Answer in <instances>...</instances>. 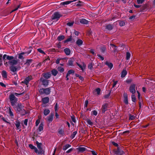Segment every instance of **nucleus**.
Wrapping results in <instances>:
<instances>
[{"label":"nucleus","instance_id":"1","mask_svg":"<svg viewBox=\"0 0 155 155\" xmlns=\"http://www.w3.org/2000/svg\"><path fill=\"white\" fill-rule=\"evenodd\" d=\"M17 56L14 58L13 56H9L6 54H4L2 57V54H0V65H2L3 60L5 63V66L10 68H16V66L18 63V60L16 59Z\"/></svg>","mask_w":155,"mask_h":155},{"label":"nucleus","instance_id":"2","mask_svg":"<svg viewBox=\"0 0 155 155\" xmlns=\"http://www.w3.org/2000/svg\"><path fill=\"white\" fill-rule=\"evenodd\" d=\"M9 99L11 105L14 106L18 101V98L15 97L13 94H11L9 96Z\"/></svg>","mask_w":155,"mask_h":155},{"label":"nucleus","instance_id":"3","mask_svg":"<svg viewBox=\"0 0 155 155\" xmlns=\"http://www.w3.org/2000/svg\"><path fill=\"white\" fill-rule=\"evenodd\" d=\"M62 16V15L59 14L58 12H55L52 15L51 19L52 20H56L58 21L60 17Z\"/></svg>","mask_w":155,"mask_h":155},{"label":"nucleus","instance_id":"4","mask_svg":"<svg viewBox=\"0 0 155 155\" xmlns=\"http://www.w3.org/2000/svg\"><path fill=\"white\" fill-rule=\"evenodd\" d=\"M39 92L41 94H45L48 95L50 93V89L49 88H42L39 90Z\"/></svg>","mask_w":155,"mask_h":155},{"label":"nucleus","instance_id":"5","mask_svg":"<svg viewBox=\"0 0 155 155\" xmlns=\"http://www.w3.org/2000/svg\"><path fill=\"white\" fill-rule=\"evenodd\" d=\"M114 26L113 24H108L105 26V31H110L114 28Z\"/></svg>","mask_w":155,"mask_h":155},{"label":"nucleus","instance_id":"6","mask_svg":"<svg viewBox=\"0 0 155 155\" xmlns=\"http://www.w3.org/2000/svg\"><path fill=\"white\" fill-rule=\"evenodd\" d=\"M13 107L16 109L15 110L17 112H20L23 110V106L21 104H18L15 107L14 106Z\"/></svg>","mask_w":155,"mask_h":155},{"label":"nucleus","instance_id":"7","mask_svg":"<svg viewBox=\"0 0 155 155\" xmlns=\"http://www.w3.org/2000/svg\"><path fill=\"white\" fill-rule=\"evenodd\" d=\"M148 6L147 4L141 5L140 8L138 10L139 12H144L147 10Z\"/></svg>","mask_w":155,"mask_h":155},{"label":"nucleus","instance_id":"8","mask_svg":"<svg viewBox=\"0 0 155 155\" xmlns=\"http://www.w3.org/2000/svg\"><path fill=\"white\" fill-rule=\"evenodd\" d=\"M129 90L132 94H135L136 93L135 85L134 84H131Z\"/></svg>","mask_w":155,"mask_h":155},{"label":"nucleus","instance_id":"9","mask_svg":"<svg viewBox=\"0 0 155 155\" xmlns=\"http://www.w3.org/2000/svg\"><path fill=\"white\" fill-rule=\"evenodd\" d=\"M41 81L42 82V84L43 85L46 86L48 84L49 80L44 79L43 78H41L40 79Z\"/></svg>","mask_w":155,"mask_h":155},{"label":"nucleus","instance_id":"10","mask_svg":"<svg viewBox=\"0 0 155 155\" xmlns=\"http://www.w3.org/2000/svg\"><path fill=\"white\" fill-rule=\"evenodd\" d=\"M32 79L31 76H28L25 78L24 81L22 82V83H25L26 85H27L29 81Z\"/></svg>","mask_w":155,"mask_h":155},{"label":"nucleus","instance_id":"11","mask_svg":"<svg viewBox=\"0 0 155 155\" xmlns=\"http://www.w3.org/2000/svg\"><path fill=\"white\" fill-rule=\"evenodd\" d=\"M74 60V58H70L68 60L67 64L69 66H74L73 62Z\"/></svg>","mask_w":155,"mask_h":155},{"label":"nucleus","instance_id":"12","mask_svg":"<svg viewBox=\"0 0 155 155\" xmlns=\"http://www.w3.org/2000/svg\"><path fill=\"white\" fill-rule=\"evenodd\" d=\"M108 106V104L107 103L104 104L102 105L101 108L102 112V113H104L107 110Z\"/></svg>","mask_w":155,"mask_h":155},{"label":"nucleus","instance_id":"13","mask_svg":"<svg viewBox=\"0 0 155 155\" xmlns=\"http://www.w3.org/2000/svg\"><path fill=\"white\" fill-rule=\"evenodd\" d=\"M33 60L32 59H27L24 63V65H26L27 67H28L30 64L32 63Z\"/></svg>","mask_w":155,"mask_h":155},{"label":"nucleus","instance_id":"14","mask_svg":"<svg viewBox=\"0 0 155 155\" xmlns=\"http://www.w3.org/2000/svg\"><path fill=\"white\" fill-rule=\"evenodd\" d=\"M67 59L68 58L66 57L64 58H58L56 60L55 63L57 64H58L59 63L60 61L63 60L64 61V62H67L66 59Z\"/></svg>","mask_w":155,"mask_h":155},{"label":"nucleus","instance_id":"15","mask_svg":"<svg viewBox=\"0 0 155 155\" xmlns=\"http://www.w3.org/2000/svg\"><path fill=\"white\" fill-rule=\"evenodd\" d=\"M42 75L43 77L46 79L49 78L51 76V73L49 72L43 73Z\"/></svg>","mask_w":155,"mask_h":155},{"label":"nucleus","instance_id":"16","mask_svg":"<svg viewBox=\"0 0 155 155\" xmlns=\"http://www.w3.org/2000/svg\"><path fill=\"white\" fill-rule=\"evenodd\" d=\"M25 53L24 52H21L18 54V59L21 60H23L24 58L23 56L25 55Z\"/></svg>","mask_w":155,"mask_h":155},{"label":"nucleus","instance_id":"17","mask_svg":"<svg viewBox=\"0 0 155 155\" xmlns=\"http://www.w3.org/2000/svg\"><path fill=\"white\" fill-rule=\"evenodd\" d=\"M124 102L126 104H128V101L127 95L126 93H124Z\"/></svg>","mask_w":155,"mask_h":155},{"label":"nucleus","instance_id":"18","mask_svg":"<svg viewBox=\"0 0 155 155\" xmlns=\"http://www.w3.org/2000/svg\"><path fill=\"white\" fill-rule=\"evenodd\" d=\"M76 6L77 7H81L84 6V3L80 1H78V2L75 3Z\"/></svg>","mask_w":155,"mask_h":155},{"label":"nucleus","instance_id":"19","mask_svg":"<svg viewBox=\"0 0 155 155\" xmlns=\"http://www.w3.org/2000/svg\"><path fill=\"white\" fill-rule=\"evenodd\" d=\"M80 22L82 24H87L88 23L89 21L84 18H82L80 19Z\"/></svg>","mask_w":155,"mask_h":155},{"label":"nucleus","instance_id":"20","mask_svg":"<svg viewBox=\"0 0 155 155\" xmlns=\"http://www.w3.org/2000/svg\"><path fill=\"white\" fill-rule=\"evenodd\" d=\"M72 2L73 1H65L61 2L60 4V5H61L65 6L66 5H67L71 3V2Z\"/></svg>","mask_w":155,"mask_h":155},{"label":"nucleus","instance_id":"21","mask_svg":"<svg viewBox=\"0 0 155 155\" xmlns=\"http://www.w3.org/2000/svg\"><path fill=\"white\" fill-rule=\"evenodd\" d=\"M53 116L54 114H51L47 118V120L50 123L53 120Z\"/></svg>","mask_w":155,"mask_h":155},{"label":"nucleus","instance_id":"22","mask_svg":"<svg viewBox=\"0 0 155 155\" xmlns=\"http://www.w3.org/2000/svg\"><path fill=\"white\" fill-rule=\"evenodd\" d=\"M105 64L108 67V68H112L113 67V64L108 61H106L105 62Z\"/></svg>","mask_w":155,"mask_h":155},{"label":"nucleus","instance_id":"23","mask_svg":"<svg viewBox=\"0 0 155 155\" xmlns=\"http://www.w3.org/2000/svg\"><path fill=\"white\" fill-rule=\"evenodd\" d=\"M8 113L10 116L12 118H13L14 115L12 111V109L11 107H9Z\"/></svg>","mask_w":155,"mask_h":155},{"label":"nucleus","instance_id":"24","mask_svg":"<svg viewBox=\"0 0 155 155\" xmlns=\"http://www.w3.org/2000/svg\"><path fill=\"white\" fill-rule=\"evenodd\" d=\"M100 49L101 51V52L102 53H105L106 48L105 46L103 45L100 47Z\"/></svg>","mask_w":155,"mask_h":155},{"label":"nucleus","instance_id":"25","mask_svg":"<svg viewBox=\"0 0 155 155\" xmlns=\"http://www.w3.org/2000/svg\"><path fill=\"white\" fill-rule=\"evenodd\" d=\"M42 101L44 104H47L49 101V98L48 97H45L42 99Z\"/></svg>","mask_w":155,"mask_h":155},{"label":"nucleus","instance_id":"26","mask_svg":"<svg viewBox=\"0 0 155 155\" xmlns=\"http://www.w3.org/2000/svg\"><path fill=\"white\" fill-rule=\"evenodd\" d=\"M64 51L66 54L67 55H69L70 54L71 51L68 48H66L64 49Z\"/></svg>","mask_w":155,"mask_h":155},{"label":"nucleus","instance_id":"27","mask_svg":"<svg viewBox=\"0 0 155 155\" xmlns=\"http://www.w3.org/2000/svg\"><path fill=\"white\" fill-rule=\"evenodd\" d=\"M83 44V41L80 39H78L76 42V44L77 45H78L79 46H80L82 45Z\"/></svg>","mask_w":155,"mask_h":155},{"label":"nucleus","instance_id":"28","mask_svg":"<svg viewBox=\"0 0 155 155\" xmlns=\"http://www.w3.org/2000/svg\"><path fill=\"white\" fill-rule=\"evenodd\" d=\"M44 124L42 123H41L39 126L38 129V130L39 132H41L43 130Z\"/></svg>","mask_w":155,"mask_h":155},{"label":"nucleus","instance_id":"29","mask_svg":"<svg viewBox=\"0 0 155 155\" xmlns=\"http://www.w3.org/2000/svg\"><path fill=\"white\" fill-rule=\"evenodd\" d=\"M18 68H11L10 71H11V73L12 74L16 75L17 76V74H16V71L18 70H17Z\"/></svg>","mask_w":155,"mask_h":155},{"label":"nucleus","instance_id":"30","mask_svg":"<svg viewBox=\"0 0 155 155\" xmlns=\"http://www.w3.org/2000/svg\"><path fill=\"white\" fill-rule=\"evenodd\" d=\"M74 73V71L72 69L68 71L66 75V78H67L70 74H73Z\"/></svg>","mask_w":155,"mask_h":155},{"label":"nucleus","instance_id":"31","mask_svg":"<svg viewBox=\"0 0 155 155\" xmlns=\"http://www.w3.org/2000/svg\"><path fill=\"white\" fill-rule=\"evenodd\" d=\"M127 71L125 70H124L121 72V77L122 78L124 77L127 74Z\"/></svg>","mask_w":155,"mask_h":155},{"label":"nucleus","instance_id":"32","mask_svg":"<svg viewBox=\"0 0 155 155\" xmlns=\"http://www.w3.org/2000/svg\"><path fill=\"white\" fill-rule=\"evenodd\" d=\"M72 39V36L71 35L69 36V38H68L67 39L64 41V43H66L70 41H71Z\"/></svg>","mask_w":155,"mask_h":155},{"label":"nucleus","instance_id":"33","mask_svg":"<svg viewBox=\"0 0 155 155\" xmlns=\"http://www.w3.org/2000/svg\"><path fill=\"white\" fill-rule=\"evenodd\" d=\"M116 153L118 155H122L124 153L123 151L118 149L116 152Z\"/></svg>","mask_w":155,"mask_h":155},{"label":"nucleus","instance_id":"34","mask_svg":"<svg viewBox=\"0 0 155 155\" xmlns=\"http://www.w3.org/2000/svg\"><path fill=\"white\" fill-rule=\"evenodd\" d=\"M118 21L119 22V25L120 26H123L125 25V22L124 21L119 20Z\"/></svg>","mask_w":155,"mask_h":155},{"label":"nucleus","instance_id":"35","mask_svg":"<svg viewBox=\"0 0 155 155\" xmlns=\"http://www.w3.org/2000/svg\"><path fill=\"white\" fill-rule=\"evenodd\" d=\"M77 149L79 151L81 152H83L86 150V149L84 147H79Z\"/></svg>","mask_w":155,"mask_h":155},{"label":"nucleus","instance_id":"36","mask_svg":"<svg viewBox=\"0 0 155 155\" xmlns=\"http://www.w3.org/2000/svg\"><path fill=\"white\" fill-rule=\"evenodd\" d=\"M65 36L64 35H60L58 36L57 39L58 41H61L64 39Z\"/></svg>","mask_w":155,"mask_h":155},{"label":"nucleus","instance_id":"37","mask_svg":"<svg viewBox=\"0 0 155 155\" xmlns=\"http://www.w3.org/2000/svg\"><path fill=\"white\" fill-rule=\"evenodd\" d=\"M71 146L69 144H67L63 146V150H66L67 149L71 147Z\"/></svg>","mask_w":155,"mask_h":155},{"label":"nucleus","instance_id":"38","mask_svg":"<svg viewBox=\"0 0 155 155\" xmlns=\"http://www.w3.org/2000/svg\"><path fill=\"white\" fill-rule=\"evenodd\" d=\"M58 133L59 134V135L60 136H62L63 135V134H64V131L62 129H60L58 131Z\"/></svg>","mask_w":155,"mask_h":155},{"label":"nucleus","instance_id":"39","mask_svg":"<svg viewBox=\"0 0 155 155\" xmlns=\"http://www.w3.org/2000/svg\"><path fill=\"white\" fill-rule=\"evenodd\" d=\"M86 121L87 124L91 126H92L93 125V123L90 119H87L86 120Z\"/></svg>","mask_w":155,"mask_h":155},{"label":"nucleus","instance_id":"40","mask_svg":"<svg viewBox=\"0 0 155 155\" xmlns=\"http://www.w3.org/2000/svg\"><path fill=\"white\" fill-rule=\"evenodd\" d=\"M50 111L49 109H46L44 110V114L45 116H47L50 113Z\"/></svg>","mask_w":155,"mask_h":155},{"label":"nucleus","instance_id":"41","mask_svg":"<svg viewBox=\"0 0 155 155\" xmlns=\"http://www.w3.org/2000/svg\"><path fill=\"white\" fill-rule=\"evenodd\" d=\"M2 75L3 78H7V74L5 71H3L2 73Z\"/></svg>","mask_w":155,"mask_h":155},{"label":"nucleus","instance_id":"42","mask_svg":"<svg viewBox=\"0 0 155 155\" xmlns=\"http://www.w3.org/2000/svg\"><path fill=\"white\" fill-rule=\"evenodd\" d=\"M51 73L53 75L55 76L58 74V72L56 70L53 69L51 71Z\"/></svg>","mask_w":155,"mask_h":155},{"label":"nucleus","instance_id":"43","mask_svg":"<svg viewBox=\"0 0 155 155\" xmlns=\"http://www.w3.org/2000/svg\"><path fill=\"white\" fill-rule=\"evenodd\" d=\"M29 50L27 52H25V54H27V55H25V56H28L29 54H30L32 51V47H30L28 48Z\"/></svg>","mask_w":155,"mask_h":155},{"label":"nucleus","instance_id":"44","mask_svg":"<svg viewBox=\"0 0 155 155\" xmlns=\"http://www.w3.org/2000/svg\"><path fill=\"white\" fill-rule=\"evenodd\" d=\"M15 125L17 127V129L18 130L20 128V122L19 121H16Z\"/></svg>","mask_w":155,"mask_h":155},{"label":"nucleus","instance_id":"45","mask_svg":"<svg viewBox=\"0 0 155 155\" xmlns=\"http://www.w3.org/2000/svg\"><path fill=\"white\" fill-rule=\"evenodd\" d=\"M130 54L129 52H126V59L128 60L130 59Z\"/></svg>","mask_w":155,"mask_h":155},{"label":"nucleus","instance_id":"46","mask_svg":"<svg viewBox=\"0 0 155 155\" xmlns=\"http://www.w3.org/2000/svg\"><path fill=\"white\" fill-rule=\"evenodd\" d=\"M2 119L6 123H8L10 124V123L9 122V120L7 118H5L2 116Z\"/></svg>","mask_w":155,"mask_h":155},{"label":"nucleus","instance_id":"47","mask_svg":"<svg viewBox=\"0 0 155 155\" xmlns=\"http://www.w3.org/2000/svg\"><path fill=\"white\" fill-rule=\"evenodd\" d=\"M37 51L38 52H40V53L43 54H45V52L43 50H42L41 48H38L37 49Z\"/></svg>","mask_w":155,"mask_h":155},{"label":"nucleus","instance_id":"48","mask_svg":"<svg viewBox=\"0 0 155 155\" xmlns=\"http://www.w3.org/2000/svg\"><path fill=\"white\" fill-rule=\"evenodd\" d=\"M54 109H55V112H58V103H56L54 107Z\"/></svg>","mask_w":155,"mask_h":155},{"label":"nucleus","instance_id":"49","mask_svg":"<svg viewBox=\"0 0 155 155\" xmlns=\"http://www.w3.org/2000/svg\"><path fill=\"white\" fill-rule=\"evenodd\" d=\"M132 100L134 102H135L136 100L135 96L134 94H132L131 96Z\"/></svg>","mask_w":155,"mask_h":155},{"label":"nucleus","instance_id":"50","mask_svg":"<svg viewBox=\"0 0 155 155\" xmlns=\"http://www.w3.org/2000/svg\"><path fill=\"white\" fill-rule=\"evenodd\" d=\"M95 91L97 92V93L98 95H99L100 94L101 90L100 89L98 88L95 89Z\"/></svg>","mask_w":155,"mask_h":155},{"label":"nucleus","instance_id":"51","mask_svg":"<svg viewBox=\"0 0 155 155\" xmlns=\"http://www.w3.org/2000/svg\"><path fill=\"white\" fill-rule=\"evenodd\" d=\"M36 143L37 144V147L39 149H41V143H39L38 142H36Z\"/></svg>","mask_w":155,"mask_h":155},{"label":"nucleus","instance_id":"52","mask_svg":"<svg viewBox=\"0 0 155 155\" xmlns=\"http://www.w3.org/2000/svg\"><path fill=\"white\" fill-rule=\"evenodd\" d=\"M110 46L113 48L114 49V50L115 51L117 49V46L115 45L114 44H110Z\"/></svg>","mask_w":155,"mask_h":155},{"label":"nucleus","instance_id":"53","mask_svg":"<svg viewBox=\"0 0 155 155\" xmlns=\"http://www.w3.org/2000/svg\"><path fill=\"white\" fill-rule=\"evenodd\" d=\"M75 76L76 77H78L79 78L81 81H83L84 80L83 78L79 75L78 74H75Z\"/></svg>","mask_w":155,"mask_h":155},{"label":"nucleus","instance_id":"54","mask_svg":"<svg viewBox=\"0 0 155 155\" xmlns=\"http://www.w3.org/2000/svg\"><path fill=\"white\" fill-rule=\"evenodd\" d=\"M74 23V22H69L67 23V25L69 26H71Z\"/></svg>","mask_w":155,"mask_h":155},{"label":"nucleus","instance_id":"55","mask_svg":"<svg viewBox=\"0 0 155 155\" xmlns=\"http://www.w3.org/2000/svg\"><path fill=\"white\" fill-rule=\"evenodd\" d=\"M77 132L76 131L74 132L71 135V137L72 138H74Z\"/></svg>","mask_w":155,"mask_h":155},{"label":"nucleus","instance_id":"56","mask_svg":"<svg viewBox=\"0 0 155 155\" xmlns=\"http://www.w3.org/2000/svg\"><path fill=\"white\" fill-rule=\"evenodd\" d=\"M71 117L72 121H73L74 123H75L76 120L75 119V116L74 115H72L71 116Z\"/></svg>","mask_w":155,"mask_h":155},{"label":"nucleus","instance_id":"57","mask_svg":"<svg viewBox=\"0 0 155 155\" xmlns=\"http://www.w3.org/2000/svg\"><path fill=\"white\" fill-rule=\"evenodd\" d=\"M144 1V0H137V4H142Z\"/></svg>","mask_w":155,"mask_h":155},{"label":"nucleus","instance_id":"58","mask_svg":"<svg viewBox=\"0 0 155 155\" xmlns=\"http://www.w3.org/2000/svg\"><path fill=\"white\" fill-rule=\"evenodd\" d=\"M91 113H92V114L93 115H94L95 116H96L97 114V112L95 110L92 111L91 112Z\"/></svg>","mask_w":155,"mask_h":155},{"label":"nucleus","instance_id":"59","mask_svg":"<svg viewBox=\"0 0 155 155\" xmlns=\"http://www.w3.org/2000/svg\"><path fill=\"white\" fill-rule=\"evenodd\" d=\"M136 17V15H133L132 16H130L129 18V19L130 20H132L134 19Z\"/></svg>","mask_w":155,"mask_h":155},{"label":"nucleus","instance_id":"60","mask_svg":"<svg viewBox=\"0 0 155 155\" xmlns=\"http://www.w3.org/2000/svg\"><path fill=\"white\" fill-rule=\"evenodd\" d=\"M29 147L32 150L34 149L35 147L31 144H29Z\"/></svg>","mask_w":155,"mask_h":155},{"label":"nucleus","instance_id":"61","mask_svg":"<svg viewBox=\"0 0 155 155\" xmlns=\"http://www.w3.org/2000/svg\"><path fill=\"white\" fill-rule=\"evenodd\" d=\"M40 122V120L38 119L35 122V125L36 126H38Z\"/></svg>","mask_w":155,"mask_h":155},{"label":"nucleus","instance_id":"62","mask_svg":"<svg viewBox=\"0 0 155 155\" xmlns=\"http://www.w3.org/2000/svg\"><path fill=\"white\" fill-rule=\"evenodd\" d=\"M97 56L100 58V59L102 61L104 60V58L101 55L99 54H97Z\"/></svg>","mask_w":155,"mask_h":155},{"label":"nucleus","instance_id":"63","mask_svg":"<svg viewBox=\"0 0 155 155\" xmlns=\"http://www.w3.org/2000/svg\"><path fill=\"white\" fill-rule=\"evenodd\" d=\"M73 148H71L66 151V153H69L73 150Z\"/></svg>","mask_w":155,"mask_h":155},{"label":"nucleus","instance_id":"64","mask_svg":"<svg viewBox=\"0 0 155 155\" xmlns=\"http://www.w3.org/2000/svg\"><path fill=\"white\" fill-rule=\"evenodd\" d=\"M90 52L92 53L93 55H95L96 54L94 52V49H91L89 51Z\"/></svg>","mask_w":155,"mask_h":155}]
</instances>
